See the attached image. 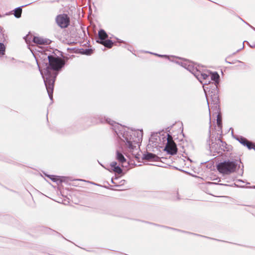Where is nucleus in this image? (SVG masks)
Segmentation results:
<instances>
[{
  "mask_svg": "<svg viewBox=\"0 0 255 255\" xmlns=\"http://www.w3.org/2000/svg\"><path fill=\"white\" fill-rule=\"evenodd\" d=\"M48 59L49 66H47L43 70L40 69L39 66L38 67L43 78L48 96L50 99L52 100L54 84L57 74L55 71L60 70L64 65L65 62L61 58L53 55H48ZM37 64L39 65L38 62Z\"/></svg>",
  "mask_w": 255,
  "mask_h": 255,
  "instance_id": "obj_1",
  "label": "nucleus"
},
{
  "mask_svg": "<svg viewBox=\"0 0 255 255\" xmlns=\"http://www.w3.org/2000/svg\"><path fill=\"white\" fill-rule=\"evenodd\" d=\"M114 130L119 138L126 142L127 146L131 151L136 148V144L140 142L142 137V131L135 132L134 135H135V134H136L137 138L135 139H133V138L131 137V135H130V137H129L128 132L125 131V128L124 127L120 126V129L117 130L116 128H115Z\"/></svg>",
  "mask_w": 255,
  "mask_h": 255,
  "instance_id": "obj_2",
  "label": "nucleus"
},
{
  "mask_svg": "<svg viewBox=\"0 0 255 255\" xmlns=\"http://www.w3.org/2000/svg\"><path fill=\"white\" fill-rule=\"evenodd\" d=\"M237 164L234 161H224L219 163L217 165V169L223 174H230L236 171Z\"/></svg>",
  "mask_w": 255,
  "mask_h": 255,
  "instance_id": "obj_3",
  "label": "nucleus"
},
{
  "mask_svg": "<svg viewBox=\"0 0 255 255\" xmlns=\"http://www.w3.org/2000/svg\"><path fill=\"white\" fill-rule=\"evenodd\" d=\"M167 140V143L165 146L164 150L167 152L168 154L170 155L176 154L177 151L176 145L174 141L173 140L172 137L171 135L168 134L167 137H165Z\"/></svg>",
  "mask_w": 255,
  "mask_h": 255,
  "instance_id": "obj_4",
  "label": "nucleus"
},
{
  "mask_svg": "<svg viewBox=\"0 0 255 255\" xmlns=\"http://www.w3.org/2000/svg\"><path fill=\"white\" fill-rule=\"evenodd\" d=\"M56 21L58 26L61 28L67 27L70 23L69 17L66 14L58 15L56 17Z\"/></svg>",
  "mask_w": 255,
  "mask_h": 255,
  "instance_id": "obj_5",
  "label": "nucleus"
},
{
  "mask_svg": "<svg viewBox=\"0 0 255 255\" xmlns=\"http://www.w3.org/2000/svg\"><path fill=\"white\" fill-rule=\"evenodd\" d=\"M33 41L37 45H48L50 42L49 39H44L40 37H34Z\"/></svg>",
  "mask_w": 255,
  "mask_h": 255,
  "instance_id": "obj_6",
  "label": "nucleus"
},
{
  "mask_svg": "<svg viewBox=\"0 0 255 255\" xmlns=\"http://www.w3.org/2000/svg\"><path fill=\"white\" fill-rule=\"evenodd\" d=\"M239 141L243 144L244 145H246L248 147V148L250 149L254 148L255 145L252 142L249 141L246 138L243 137H240L238 138Z\"/></svg>",
  "mask_w": 255,
  "mask_h": 255,
  "instance_id": "obj_7",
  "label": "nucleus"
},
{
  "mask_svg": "<svg viewBox=\"0 0 255 255\" xmlns=\"http://www.w3.org/2000/svg\"><path fill=\"white\" fill-rule=\"evenodd\" d=\"M143 158L148 161H156L158 160L159 157L153 153H147L143 155Z\"/></svg>",
  "mask_w": 255,
  "mask_h": 255,
  "instance_id": "obj_8",
  "label": "nucleus"
},
{
  "mask_svg": "<svg viewBox=\"0 0 255 255\" xmlns=\"http://www.w3.org/2000/svg\"><path fill=\"white\" fill-rule=\"evenodd\" d=\"M111 169L116 173L121 174L122 172V169L119 166L117 165V163L115 161L112 162L110 164Z\"/></svg>",
  "mask_w": 255,
  "mask_h": 255,
  "instance_id": "obj_9",
  "label": "nucleus"
},
{
  "mask_svg": "<svg viewBox=\"0 0 255 255\" xmlns=\"http://www.w3.org/2000/svg\"><path fill=\"white\" fill-rule=\"evenodd\" d=\"M116 159L118 160L119 163L121 164L122 165L124 163L126 162V159L125 158L123 154L121 153L120 151H117L116 152Z\"/></svg>",
  "mask_w": 255,
  "mask_h": 255,
  "instance_id": "obj_10",
  "label": "nucleus"
},
{
  "mask_svg": "<svg viewBox=\"0 0 255 255\" xmlns=\"http://www.w3.org/2000/svg\"><path fill=\"white\" fill-rule=\"evenodd\" d=\"M100 43L104 45L105 47L110 48L113 45V42L110 40H107L105 41H101L99 42Z\"/></svg>",
  "mask_w": 255,
  "mask_h": 255,
  "instance_id": "obj_11",
  "label": "nucleus"
},
{
  "mask_svg": "<svg viewBox=\"0 0 255 255\" xmlns=\"http://www.w3.org/2000/svg\"><path fill=\"white\" fill-rule=\"evenodd\" d=\"M99 36L100 39L102 41H103V40H105L107 38L108 35L104 30L101 29L99 31Z\"/></svg>",
  "mask_w": 255,
  "mask_h": 255,
  "instance_id": "obj_12",
  "label": "nucleus"
},
{
  "mask_svg": "<svg viewBox=\"0 0 255 255\" xmlns=\"http://www.w3.org/2000/svg\"><path fill=\"white\" fill-rule=\"evenodd\" d=\"M21 12L22 9L20 7L16 8L14 11V16L17 18L20 17L21 16Z\"/></svg>",
  "mask_w": 255,
  "mask_h": 255,
  "instance_id": "obj_13",
  "label": "nucleus"
},
{
  "mask_svg": "<svg viewBox=\"0 0 255 255\" xmlns=\"http://www.w3.org/2000/svg\"><path fill=\"white\" fill-rule=\"evenodd\" d=\"M211 79L214 81L216 83L218 82L219 79V76L217 73H212L211 75Z\"/></svg>",
  "mask_w": 255,
  "mask_h": 255,
  "instance_id": "obj_14",
  "label": "nucleus"
},
{
  "mask_svg": "<svg viewBox=\"0 0 255 255\" xmlns=\"http://www.w3.org/2000/svg\"><path fill=\"white\" fill-rule=\"evenodd\" d=\"M5 49V48L3 44L0 43V56L4 55Z\"/></svg>",
  "mask_w": 255,
  "mask_h": 255,
  "instance_id": "obj_15",
  "label": "nucleus"
},
{
  "mask_svg": "<svg viewBox=\"0 0 255 255\" xmlns=\"http://www.w3.org/2000/svg\"><path fill=\"white\" fill-rule=\"evenodd\" d=\"M217 123L218 126L219 128H221V125H222V119H221V117L219 114L218 115V116H217Z\"/></svg>",
  "mask_w": 255,
  "mask_h": 255,
  "instance_id": "obj_16",
  "label": "nucleus"
},
{
  "mask_svg": "<svg viewBox=\"0 0 255 255\" xmlns=\"http://www.w3.org/2000/svg\"><path fill=\"white\" fill-rule=\"evenodd\" d=\"M212 101L215 103L216 105L218 102V96L217 94H214L213 97H212Z\"/></svg>",
  "mask_w": 255,
  "mask_h": 255,
  "instance_id": "obj_17",
  "label": "nucleus"
},
{
  "mask_svg": "<svg viewBox=\"0 0 255 255\" xmlns=\"http://www.w3.org/2000/svg\"><path fill=\"white\" fill-rule=\"evenodd\" d=\"M201 76L204 79H206L208 77L206 74H202Z\"/></svg>",
  "mask_w": 255,
  "mask_h": 255,
  "instance_id": "obj_18",
  "label": "nucleus"
},
{
  "mask_svg": "<svg viewBox=\"0 0 255 255\" xmlns=\"http://www.w3.org/2000/svg\"><path fill=\"white\" fill-rule=\"evenodd\" d=\"M30 36L29 35H27L25 37V41L27 43H28V38Z\"/></svg>",
  "mask_w": 255,
  "mask_h": 255,
  "instance_id": "obj_19",
  "label": "nucleus"
},
{
  "mask_svg": "<svg viewBox=\"0 0 255 255\" xmlns=\"http://www.w3.org/2000/svg\"><path fill=\"white\" fill-rule=\"evenodd\" d=\"M89 51H90V50H88L86 52V53H86V54H90V53H89Z\"/></svg>",
  "mask_w": 255,
  "mask_h": 255,
  "instance_id": "obj_20",
  "label": "nucleus"
},
{
  "mask_svg": "<svg viewBox=\"0 0 255 255\" xmlns=\"http://www.w3.org/2000/svg\"><path fill=\"white\" fill-rule=\"evenodd\" d=\"M111 122H112V123H111V122H110V121H108V123H109L110 124H111V125H113V123H114V122L111 121Z\"/></svg>",
  "mask_w": 255,
  "mask_h": 255,
  "instance_id": "obj_21",
  "label": "nucleus"
},
{
  "mask_svg": "<svg viewBox=\"0 0 255 255\" xmlns=\"http://www.w3.org/2000/svg\"><path fill=\"white\" fill-rule=\"evenodd\" d=\"M207 99L208 103L209 104V97H208V96H207Z\"/></svg>",
  "mask_w": 255,
  "mask_h": 255,
  "instance_id": "obj_22",
  "label": "nucleus"
},
{
  "mask_svg": "<svg viewBox=\"0 0 255 255\" xmlns=\"http://www.w3.org/2000/svg\"><path fill=\"white\" fill-rule=\"evenodd\" d=\"M50 178H51L52 180H53V181H55V178H52V177H50Z\"/></svg>",
  "mask_w": 255,
  "mask_h": 255,
  "instance_id": "obj_23",
  "label": "nucleus"
}]
</instances>
